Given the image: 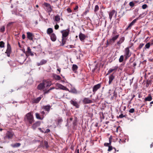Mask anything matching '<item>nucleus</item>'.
Here are the masks:
<instances>
[{
	"instance_id": "1",
	"label": "nucleus",
	"mask_w": 153,
	"mask_h": 153,
	"mask_svg": "<svg viewBox=\"0 0 153 153\" xmlns=\"http://www.w3.org/2000/svg\"><path fill=\"white\" fill-rule=\"evenodd\" d=\"M24 121L27 124H31L34 121L33 115L31 112L26 114L24 118Z\"/></svg>"
},
{
	"instance_id": "2",
	"label": "nucleus",
	"mask_w": 153,
	"mask_h": 153,
	"mask_svg": "<svg viewBox=\"0 0 153 153\" xmlns=\"http://www.w3.org/2000/svg\"><path fill=\"white\" fill-rule=\"evenodd\" d=\"M14 136H15L14 133L12 130H10L7 131L4 137V140H5L4 142H6L5 140L7 139L8 140L12 139Z\"/></svg>"
},
{
	"instance_id": "3",
	"label": "nucleus",
	"mask_w": 153,
	"mask_h": 153,
	"mask_svg": "<svg viewBox=\"0 0 153 153\" xmlns=\"http://www.w3.org/2000/svg\"><path fill=\"white\" fill-rule=\"evenodd\" d=\"M43 5L44 6V8L48 13H50L52 10V6L50 4L47 2H44Z\"/></svg>"
},
{
	"instance_id": "4",
	"label": "nucleus",
	"mask_w": 153,
	"mask_h": 153,
	"mask_svg": "<svg viewBox=\"0 0 153 153\" xmlns=\"http://www.w3.org/2000/svg\"><path fill=\"white\" fill-rule=\"evenodd\" d=\"M124 56L126 59H127L129 58L131 55V53L130 52L129 47L126 48L124 51Z\"/></svg>"
},
{
	"instance_id": "5",
	"label": "nucleus",
	"mask_w": 153,
	"mask_h": 153,
	"mask_svg": "<svg viewBox=\"0 0 153 153\" xmlns=\"http://www.w3.org/2000/svg\"><path fill=\"white\" fill-rule=\"evenodd\" d=\"M12 52L11 48L10 45L8 42H7V48L5 53L7 54L8 57H10V54Z\"/></svg>"
},
{
	"instance_id": "6",
	"label": "nucleus",
	"mask_w": 153,
	"mask_h": 153,
	"mask_svg": "<svg viewBox=\"0 0 153 153\" xmlns=\"http://www.w3.org/2000/svg\"><path fill=\"white\" fill-rule=\"evenodd\" d=\"M69 30L68 29L62 30L61 31L62 34V38H65L69 35Z\"/></svg>"
},
{
	"instance_id": "7",
	"label": "nucleus",
	"mask_w": 153,
	"mask_h": 153,
	"mask_svg": "<svg viewBox=\"0 0 153 153\" xmlns=\"http://www.w3.org/2000/svg\"><path fill=\"white\" fill-rule=\"evenodd\" d=\"M113 36L112 38L109 39V44H111L112 43L115 42V41L118 38L119 34H117L115 35L112 36Z\"/></svg>"
},
{
	"instance_id": "8",
	"label": "nucleus",
	"mask_w": 153,
	"mask_h": 153,
	"mask_svg": "<svg viewBox=\"0 0 153 153\" xmlns=\"http://www.w3.org/2000/svg\"><path fill=\"white\" fill-rule=\"evenodd\" d=\"M113 36L112 38L109 39V44H111L112 43L115 42V41L118 38L119 34H117L115 35L112 36Z\"/></svg>"
},
{
	"instance_id": "9",
	"label": "nucleus",
	"mask_w": 153,
	"mask_h": 153,
	"mask_svg": "<svg viewBox=\"0 0 153 153\" xmlns=\"http://www.w3.org/2000/svg\"><path fill=\"white\" fill-rule=\"evenodd\" d=\"M113 36L112 38L109 39V44H111L112 43L115 42V41L118 38L119 34H117L115 35L112 36Z\"/></svg>"
},
{
	"instance_id": "10",
	"label": "nucleus",
	"mask_w": 153,
	"mask_h": 153,
	"mask_svg": "<svg viewBox=\"0 0 153 153\" xmlns=\"http://www.w3.org/2000/svg\"><path fill=\"white\" fill-rule=\"evenodd\" d=\"M113 36L112 38L109 39V44H111L112 43L115 42V41L118 38L119 34H117L115 35L112 36Z\"/></svg>"
},
{
	"instance_id": "11",
	"label": "nucleus",
	"mask_w": 153,
	"mask_h": 153,
	"mask_svg": "<svg viewBox=\"0 0 153 153\" xmlns=\"http://www.w3.org/2000/svg\"><path fill=\"white\" fill-rule=\"evenodd\" d=\"M101 83H100L94 86L92 90L94 94H95L96 91L101 87Z\"/></svg>"
},
{
	"instance_id": "12",
	"label": "nucleus",
	"mask_w": 153,
	"mask_h": 153,
	"mask_svg": "<svg viewBox=\"0 0 153 153\" xmlns=\"http://www.w3.org/2000/svg\"><path fill=\"white\" fill-rule=\"evenodd\" d=\"M115 14V17H116L117 15V12L114 10H113L109 12V18L111 20L112 19L113 16Z\"/></svg>"
},
{
	"instance_id": "13",
	"label": "nucleus",
	"mask_w": 153,
	"mask_h": 153,
	"mask_svg": "<svg viewBox=\"0 0 153 153\" xmlns=\"http://www.w3.org/2000/svg\"><path fill=\"white\" fill-rule=\"evenodd\" d=\"M137 19H134L128 25V26L126 28V30H130L131 29L132 26L134 25L135 23L136 22L137 20Z\"/></svg>"
},
{
	"instance_id": "14",
	"label": "nucleus",
	"mask_w": 153,
	"mask_h": 153,
	"mask_svg": "<svg viewBox=\"0 0 153 153\" xmlns=\"http://www.w3.org/2000/svg\"><path fill=\"white\" fill-rule=\"evenodd\" d=\"M118 66H115L114 67L110 69L108 71V72L107 74V75H108L110 74L113 71L116 72L118 69Z\"/></svg>"
},
{
	"instance_id": "15",
	"label": "nucleus",
	"mask_w": 153,
	"mask_h": 153,
	"mask_svg": "<svg viewBox=\"0 0 153 153\" xmlns=\"http://www.w3.org/2000/svg\"><path fill=\"white\" fill-rule=\"evenodd\" d=\"M82 102L85 104H89L93 102L91 100H90L88 98L85 97L82 100Z\"/></svg>"
},
{
	"instance_id": "16",
	"label": "nucleus",
	"mask_w": 153,
	"mask_h": 153,
	"mask_svg": "<svg viewBox=\"0 0 153 153\" xmlns=\"http://www.w3.org/2000/svg\"><path fill=\"white\" fill-rule=\"evenodd\" d=\"M51 108V106L50 105H44L42 107V108L45 111H47L48 113L50 111Z\"/></svg>"
},
{
	"instance_id": "17",
	"label": "nucleus",
	"mask_w": 153,
	"mask_h": 153,
	"mask_svg": "<svg viewBox=\"0 0 153 153\" xmlns=\"http://www.w3.org/2000/svg\"><path fill=\"white\" fill-rule=\"evenodd\" d=\"M79 36L80 41L82 42H84V40L86 37V36L85 34L81 33H80Z\"/></svg>"
},
{
	"instance_id": "18",
	"label": "nucleus",
	"mask_w": 153,
	"mask_h": 153,
	"mask_svg": "<svg viewBox=\"0 0 153 153\" xmlns=\"http://www.w3.org/2000/svg\"><path fill=\"white\" fill-rule=\"evenodd\" d=\"M114 78L115 76L114 75V74H111L109 76L108 81V84L109 85L111 84L112 81L114 79Z\"/></svg>"
},
{
	"instance_id": "19",
	"label": "nucleus",
	"mask_w": 153,
	"mask_h": 153,
	"mask_svg": "<svg viewBox=\"0 0 153 153\" xmlns=\"http://www.w3.org/2000/svg\"><path fill=\"white\" fill-rule=\"evenodd\" d=\"M27 55V54H28V55H30L32 56H34V54L33 52L31 51V49L29 47H28L27 48V50L26 52Z\"/></svg>"
},
{
	"instance_id": "20",
	"label": "nucleus",
	"mask_w": 153,
	"mask_h": 153,
	"mask_svg": "<svg viewBox=\"0 0 153 153\" xmlns=\"http://www.w3.org/2000/svg\"><path fill=\"white\" fill-rule=\"evenodd\" d=\"M71 104L75 106L76 108H79V105L78 104L77 102L76 101L71 100L70 101Z\"/></svg>"
},
{
	"instance_id": "21",
	"label": "nucleus",
	"mask_w": 153,
	"mask_h": 153,
	"mask_svg": "<svg viewBox=\"0 0 153 153\" xmlns=\"http://www.w3.org/2000/svg\"><path fill=\"white\" fill-rule=\"evenodd\" d=\"M41 123L40 121H38L34 123L32 126V128L34 130H35L36 128L40 126Z\"/></svg>"
},
{
	"instance_id": "22",
	"label": "nucleus",
	"mask_w": 153,
	"mask_h": 153,
	"mask_svg": "<svg viewBox=\"0 0 153 153\" xmlns=\"http://www.w3.org/2000/svg\"><path fill=\"white\" fill-rule=\"evenodd\" d=\"M125 39V38L124 37H121L119 41L117 42V45L119 46H120V44L124 42Z\"/></svg>"
},
{
	"instance_id": "23",
	"label": "nucleus",
	"mask_w": 153,
	"mask_h": 153,
	"mask_svg": "<svg viewBox=\"0 0 153 153\" xmlns=\"http://www.w3.org/2000/svg\"><path fill=\"white\" fill-rule=\"evenodd\" d=\"M27 38L30 40H33V34L30 32H27Z\"/></svg>"
},
{
	"instance_id": "24",
	"label": "nucleus",
	"mask_w": 153,
	"mask_h": 153,
	"mask_svg": "<svg viewBox=\"0 0 153 153\" xmlns=\"http://www.w3.org/2000/svg\"><path fill=\"white\" fill-rule=\"evenodd\" d=\"M42 97V96H41L39 97L36 98L34 99L33 100V103H38L41 100Z\"/></svg>"
},
{
	"instance_id": "25",
	"label": "nucleus",
	"mask_w": 153,
	"mask_h": 153,
	"mask_svg": "<svg viewBox=\"0 0 153 153\" xmlns=\"http://www.w3.org/2000/svg\"><path fill=\"white\" fill-rule=\"evenodd\" d=\"M43 81L40 83L37 86V89L39 90H42L43 89L45 88Z\"/></svg>"
},
{
	"instance_id": "26",
	"label": "nucleus",
	"mask_w": 153,
	"mask_h": 153,
	"mask_svg": "<svg viewBox=\"0 0 153 153\" xmlns=\"http://www.w3.org/2000/svg\"><path fill=\"white\" fill-rule=\"evenodd\" d=\"M43 81L44 83L45 84H44L45 87V86L46 88H48L50 87L51 85V82L50 81H48L44 80Z\"/></svg>"
},
{
	"instance_id": "27",
	"label": "nucleus",
	"mask_w": 153,
	"mask_h": 153,
	"mask_svg": "<svg viewBox=\"0 0 153 153\" xmlns=\"http://www.w3.org/2000/svg\"><path fill=\"white\" fill-rule=\"evenodd\" d=\"M53 79L56 80H59L61 79V77L55 74H53L52 75Z\"/></svg>"
},
{
	"instance_id": "28",
	"label": "nucleus",
	"mask_w": 153,
	"mask_h": 153,
	"mask_svg": "<svg viewBox=\"0 0 153 153\" xmlns=\"http://www.w3.org/2000/svg\"><path fill=\"white\" fill-rule=\"evenodd\" d=\"M56 86L58 88L62 90H66V87L59 83H57Z\"/></svg>"
},
{
	"instance_id": "29",
	"label": "nucleus",
	"mask_w": 153,
	"mask_h": 153,
	"mask_svg": "<svg viewBox=\"0 0 153 153\" xmlns=\"http://www.w3.org/2000/svg\"><path fill=\"white\" fill-rule=\"evenodd\" d=\"M51 40L53 42H55L56 39V36L54 33H52L51 36Z\"/></svg>"
},
{
	"instance_id": "30",
	"label": "nucleus",
	"mask_w": 153,
	"mask_h": 153,
	"mask_svg": "<svg viewBox=\"0 0 153 153\" xmlns=\"http://www.w3.org/2000/svg\"><path fill=\"white\" fill-rule=\"evenodd\" d=\"M47 62V61L46 60H45L44 59H42L41 60L40 62L39 63H37V65L38 66H39L40 65H43L45 64H46Z\"/></svg>"
},
{
	"instance_id": "31",
	"label": "nucleus",
	"mask_w": 153,
	"mask_h": 153,
	"mask_svg": "<svg viewBox=\"0 0 153 153\" xmlns=\"http://www.w3.org/2000/svg\"><path fill=\"white\" fill-rule=\"evenodd\" d=\"M21 145L20 143H16L15 144H11V146L13 148H16L19 147Z\"/></svg>"
},
{
	"instance_id": "32",
	"label": "nucleus",
	"mask_w": 153,
	"mask_h": 153,
	"mask_svg": "<svg viewBox=\"0 0 153 153\" xmlns=\"http://www.w3.org/2000/svg\"><path fill=\"white\" fill-rule=\"evenodd\" d=\"M152 97L150 94H149L148 96L145 98L144 100L145 101H150L152 100Z\"/></svg>"
},
{
	"instance_id": "33",
	"label": "nucleus",
	"mask_w": 153,
	"mask_h": 153,
	"mask_svg": "<svg viewBox=\"0 0 153 153\" xmlns=\"http://www.w3.org/2000/svg\"><path fill=\"white\" fill-rule=\"evenodd\" d=\"M35 116L36 118L38 119L42 120L44 117H41L40 116L39 114L37 113H35Z\"/></svg>"
},
{
	"instance_id": "34",
	"label": "nucleus",
	"mask_w": 153,
	"mask_h": 153,
	"mask_svg": "<svg viewBox=\"0 0 153 153\" xmlns=\"http://www.w3.org/2000/svg\"><path fill=\"white\" fill-rule=\"evenodd\" d=\"M78 69V66L74 64L73 65V66L72 67V69L73 71L74 72L76 73V70Z\"/></svg>"
},
{
	"instance_id": "35",
	"label": "nucleus",
	"mask_w": 153,
	"mask_h": 153,
	"mask_svg": "<svg viewBox=\"0 0 153 153\" xmlns=\"http://www.w3.org/2000/svg\"><path fill=\"white\" fill-rule=\"evenodd\" d=\"M151 44L149 42L147 43L143 48V51L146 50L147 49H149L150 46Z\"/></svg>"
},
{
	"instance_id": "36",
	"label": "nucleus",
	"mask_w": 153,
	"mask_h": 153,
	"mask_svg": "<svg viewBox=\"0 0 153 153\" xmlns=\"http://www.w3.org/2000/svg\"><path fill=\"white\" fill-rule=\"evenodd\" d=\"M53 31V30L52 28H49L48 29L47 32L48 34L50 35L52 33Z\"/></svg>"
},
{
	"instance_id": "37",
	"label": "nucleus",
	"mask_w": 153,
	"mask_h": 153,
	"mask_svg": "<svg viewBox=\"0 0 153 153\" xmlns=\"http://www.w3.org/2000/svg\"><path fill=\"white\" fill-rule=\"evenodd\" d=\"M54 21L59 22L60 20V17L59 15H56L55 16L54 19Z\"/></svg>"
},
{
	"instance_id": "38",
	"label": "nucleus",
	"mask_w": 153,
	"mask_h": 153,
	"mask_svg": "<svg viewBox=\"0 0 153 153\" xmlns=\"http://www.w3.org/2000/svg\"><path fill=\"white\" fill-rule=\"evenodd\" d=\"M132 62H129L126 65L127 67L129 68H131L132 67Z\"/></svg>"
},
{
	"instance_id": "39",
	"label": "nucleus",
	"mask_w": 153,
	"mask_h": 153,
	"mask_svg": "<svg viewBox=\"0 0 153 153\" xmlns=\"http://www.w3.org/2000/svg\"><path fill=\"white\" fill-rule=\"evenodd\" d=\"M66 42V39L65 38H62V46H63Z\"/></svg>"
},
{
	"instance_id": "40",
	"label": "nucleus",
	"mask_w": 153,
	"mask_h": 153,
	"mask_svg": "<svg viewBox=\"0 0 153 153\" xmlns=\"http://www.w3.org/2000/svg\"><path fill=\"white\" fill-rule=\"evenodd\" d=\"M5 43L4 42L2 41H1L0 42V48H4L5 47L4 46Z\"/></svg>"
},
{
	"instance_id": "41",
	"label": "nucleus",
	"mask_w": 153,
	"mask_h": 153,
	"mask_svg": "<svg viewBox=\"0 0 153 153\" xmlns=\"http://www.w3.org/2000/svg\"><path fill=\"white\" fill-rule=\"evenodd\" d=\"M89 9L87 8L86 9L85 11L82 14V16H83L84 15H86L89 12Z\"/></svg>"
},
{
	"instance_id": "42",
	"label": "nucleus",
	"mask_w": 153,
	"mask_h": 153,
	"mask_svg": "<svg viewBox=\"0 0 153 153\" xmlns=\"http://www.w3.org/2000/svg\"><path fill=\"white\" fill-rule=\"evenodd\" d=\"M5 26H4L1 27L0 28V32L3 33L5 31Z\"/></svg>"
},
{
	"instance_id": "43",
	"label": "nucleus",
	"mask_w": 153,
	"mask_h": 153,
	"mask_svg": "<svg viewBox=\"0 0 153 153\" xmlns=\"http://www.w3.org/2000/svg\"><path fill=\"white\" fill-rule=\"evenodd\" d=\"M77 117H75L73 121V124L74 126H75L76 125L77 122Z\"/></svg>"
},
{
	"instance_id": "44",
	"label": "nucleus",
	"mask_w": 153,
	"mask_h": 153,
	"mask_svg": "<svg viewBox=\"0 0 153 153\" xmlns=\"http://www.w3.org/2000/svg\"><path fill=\"white\" fill-rule=\"evenodd\" d=\"M124 56L123 55H121L120 58L119 59V61L120 62H123L124 59Z\"/></svg>"
},
{
	"instance_id": "45",
	"label": "nucleus",
	"mask_w": 153,
	"mask_h": 153,
	"mask_svg": "<svg viewBox=\"0 0 153 153\" xmlns=\"http://www.w3.org/2000/svg\"><path fill=\"white\" fill-rule=\"evenodd\" d=\"M44 144L46 148H48L49 147V145L48 142L45 140L44 141Z\"/></svg>"
},
{
	"instance_id": "46",
	"label": "nucleus",
	"mask_w": 153,
	"mask_h": 153,
	"mask_svg": "<svg viewBox=\"0 0 153 153\" xmlns=\"http://www.w3.org/2000/svg\"><path fill=\"white\" fill-rule=\"evenodd\" d=\"M144 45V44L141 43L139 45V47L137 48V49L138 50L140 49Z\"/></svg>"
},
{
	"instance_id": "47",
	"label": "nucleus",
	"mask_w": 153,
	"mask_h": 153,
	"mask_svg": "<svg viewBox=\"0 0 153 153\" xmlns=\"http://www.w3.org/2000/svg\"><path fill=\"white\" fill-rule=\"evenodd\" d=\"M118 33H117L116 30L115 29L113 31L112 36L115 35V34L116 35Z\"/></svg>"
},
{
	"instance_id": "48",
	"label": "nucleus",
	"mask_w": 153,
	"mask_h": 153,
	"mask_svg": "<svg viewBox=\"0 0 153 153\" xmlns=\"http://www.w3.org/2000/svg\"><path fill=\"white\" fill-rule=\"evenodd\" d=\"M119 13H121V14L119 15H118V17H119V18H121V17H122L125 14V12H123V13H121V12H119Z\"/></svg>"
},
{
	"instance_id": "49",
	"label": "nucleus",
	"mask_w": 153,
	"mask_h": 153,
	"mask_svg": "<svg viewBox=\"0 0 153 153\" xmlns=\"http://www.w3.org/2000/svg\"><path fill=\"white\" fill-rule=\"evenodd\" d=\"M99 9V7L97 5L95 6L94 11L95 12H96L98 11Z\"/></svg>"
},
{
	"instance_id": "50",
	"label": "nucleus",
	"mask_w": 153,
	"mask_h": 153,
	"mask_svg": "<svg viewBox=\"0 0 153 153\" xmlns=\"http://www.w3.org/2000/svg\"><path fill=\"white\" fill-rule=\"evenodd\" d=\"M144 13H143L142 14H140L138 17L136 19H137V20L140 18H142L144 16Z\"/></svg>"
},
{
	"instance_id": "51",
	"label": "nucleus",
	"mask_w": 153,
	"mask_h": 153,
	"mask_svg": "<svg viewBox=\"0 0 153 153\" xmlns=\"http://www.w3.org/2000/svg\"><path fill=\"white\" fill-rule=\"evenodd\" d=\"M129 5L131 7H133L134 6V4L133 1H131L129 3Z\"/></svg>"
},
{
	"instance_id": "52",
	"label": "nucleus",
	"mask_w": 153,
	"mask_h": 153,
	"mask_svg": "<svg viewBox=\"0 0 153 153\" xmlns=\"http://www.w3.org/2000/svg\"><path fill=\"white\" fill-rule=\"evenodd\" d=\"M14 23V22H9L7 25V27H10L11 25H12Z\"/></svg>"
},
{
	"instance_id": "53",
	"label": "nucleus",
	"mask_w": 153,
	"mask_h": 153,
	"mask_svg": "<svg viewBox=\"0 0 153 153\" xmlns=\"http://www.w3.org/2000/svg\"><path fill=\"white\" fill-rule=\"evenodd\" d=\"M126 117V115H123L122 113L120 115H119V117L120 118H122L124 117Z\"/></svg>"
},
{
	"instance_id": "54",
	"label": "nucleus",
	"mask_w": 153,
	"mask_h": 153,
	"mask_svg": "<svg viewBox=\"0 0 153 153\" xmlns=\"http://www.w3.org/2000/svg\"><path fill=\"white\" fill-rule=\"evenodd\" d=\"M45 90H43V91H44V94H48V93H49L50 92V90L49 89L47 91H45Z\"/></svg>"
},
{
	"instance_id": "55",
	"label": "nucleus",
	"mask_w": 153,
	"mask_h": 153,
	"mask_svg": "<svg viewBox=\"0 0 153 153\" xmlns=\"http://www.w3.org/2000/svg\"><path fill=\"white\" fill-rule=\"evenodd\" d=\"M112 149H113V147H112V146L110 145L108 147V152H110V151H111Z\"/></svg>"
},
{
	"instance_id": "56",
	"label": "nucleus",
	"mask_w": 153,
	"mask_h": 153,
	"mask_svg": "<svg viewBox=\"0 0 153 153\" xmlns=\"http://www.w3.org/2000/svg\"><path fill=\"white\" fill-rule=\"evenodd\" d=\"M147 7V6L146 4H144L142 6V8L143 9H145Z\"/></svg>"
},
{
	"instance_id": "57",
	"label": "nucleus",
	"mask_w": 153,
	"mask_h": 153,
	"mask_svg": "<svg viewBox=\"0 0 153 153\" xmlns=\"http://www.w3.org/2000/svg\"><path fill=\"white\" fill-rule=\"evenodd\" d=\"M134 111V109L133 108L130 109L129 110V112L131 113H133Z\"/></svg>"
},
{
	"instance_id": "58",
	"label": "nucleus",
	"mask_w": 153,
	"mask_h": 153,
	"mask_svg": "<svg viewBox=\"0 0 153 153\" xmlns=\"http://www.w3.org/2000/svg\"><path fill=\"white\" fill-rule=\"evenodd\" d=\"M66 47L68 48H75V47L73 45H68Z\"/></svg>"
},
{
	"instance_id": "59",
	"label": "nucleus",
	"mask_w": 153,
	"mask_h": 153,
	"mask_svg": "<svg viewBox=\"0 0 153 153\" xmlns=\"http://www.w3.org/2000/svg\"><path fill=\"white\" fill-rule=\"evenodd\" d=\"M59 25L57 24H56L54 26V28L56 30H57L59 28Z\"/></svg>"
},
{
	"instance_id": "60",
	"label": "nucleus",
	"mask_w": 153,
	"mask_h": 153,
	"mask_svg": "<svg viewBox=\"0 0 153 153\" xmlns=\"http://www.w3.org/2000/svg\"><path fill=\"white\" fill-rule=\"evenodd\" d=\"M104 145L105 146H108L111 145L110 144H109V143H105L104 144Z\"/></svg>"
},
{
	"instance_id": "61",
	"label": "nucleus",
	"mask_w": 153,
	"mask_h": 153,
	"mask_svg": "<svg viewBox=\"0 0 153 153\" xmlns=\"http://www.w3.org/2000/svg\"><path fill=\"white\" fill-rule=\"evenodd\" d=\"M40 113L41 114L42 117H44V116L45 114V112L44 111L41 112Z\"/></svg>"
},
{
	"instance_id": "62",
	"label": "nucleus",
	"mask_w": 153,
	"mask_h": 153,
	"mask_svg": "<svg viewBox=\"0 0 153 153\" xmlns=\"http://www.w3.org/2000/svg\"><path fill=\"white\" fill-rule=\"evenodd\" d=\"M67 10L69 13H71L72 12V10L70 8H67Z\"/></svg>"
},
{
	"instance_id": "63",
	"label": "nucleus",
	"mask_w": 153,
	"mask_h": 153,
	"mask_svg": "<svg viewBox=\"0 0 153 153\" xmlns=\"http://www.w3.org/2000/svg\"><path fill=\"white\" fill-rule=\"evenodd\" d=\"M50 130L49 129H47L45 131H44V133H48L50 132Z\"/></svg>"
},
{
	"instance_id": "64",
	"label": "nucleus",
	"mask_w": 153,
	"mask_h": 153,
	"mask_svg": "<svg viewBox=\"0 0 153 153\" xmlns=\"http://www.w3.org/2000/svg\"><path fill=\"white\" fill-rule=\"evenodd\" d=\"M62 119H58V122L59 123H61L62 121Z\"/></svg>"
}]
</instances>
